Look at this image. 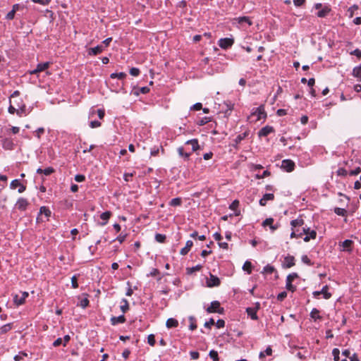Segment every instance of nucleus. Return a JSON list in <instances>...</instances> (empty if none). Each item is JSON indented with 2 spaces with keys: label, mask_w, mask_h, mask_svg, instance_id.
I'll return each mask as SVG.
<instances>
[{
  "label": "nucleus",
  "mask_w": 361,
  "mask_h": 361,
  "mask_svg": "<svg viewBox=\"0 0 361 361\" xmlns=\"http://www.w3.org/2000/svg\"><path fill=\"white\" fill-rule=\"evenodd\" d=\"M185 145H191L192 152H195L200 148L198 140L197 139H192V140H188L185 142Z\"/></svg>",
  "instance_id": "obj_21"
},
{
  "label": "nucleus",
  "mask_w": 361,
  "mask_h": 361,
  "mask_svg": "<svg viewBox=\"0 0 361 361\" xmlns=\"http://www.w3.org/2000/svg\"><path fill=\"white\" fill-rule=\"evenodd\" d=\"M353 75L361 81V66L353 68Z\"/></svg>",
  "instance_id": "obj_35"
},
{
  "label": "nucleus",
  "mask_w": 361,
  "mask_h": 361,
  "mask_svg": "<svg viewBox=\"0 0 361 361\" xmlns=\"http://www.w3.org/2000/svg\"><path fill=\"white\" fill-rule=\"evenodd\" d=\"M15 11H9L7 15H6V19L8 20H13L15 17Z\"/></svg>",
  "instance_id": "obj_62"
},
{
  "label": "nucleus",
  "mask_w": 361,
  "mask_h": 361,
  "mask_svg": "<svg viewBox=\"0 0 361 361\" xmlns=\"http://www.w3.org/2000/svg\"><path fill=\"white\" fill-rule=\"evenodd\" d=\"M111 322L112 325H116L117 324H123L126 322V317L124 315H121L119 317H113L111 319Z\"/></svg>",
  "instance_id": "obj_17"
},
{
  "label": "nucleus",
  "mask_w": 361,
  "mask_h": 361,
  "mask_svg": "<svg viewBox=\"0 0 361 361\" xmlns=\"http://www.w3.org/2000/svg\"><path fill=\"white\" fill-rule=\"evenodd\" d=\"M295 265V258L293 256L288 255L284 258L283 267L290 268Z\"/></svg>",
  "instance_id": "obj_14"
},
{
  "label": "nucleus",
  "mask_w": 361,
  "mask_h": 361,
  "mask_svg": "<svg viewBox=\"0 0 361 361\" xmlns=\"http://www.w3.org/2000/svg\"><path fill=\"white\" fill-rule=\"evenodd\" d=\"M337 173L338 176H345L348 174V171L343 168H340L338 170Z\"/></svg>",
  "instance_id": "obj_57"
},
{
  "label": "nucleus",
  "mask_w": 361,
  "mask_h": 361,
  "mask_svg": "<svg viewBox=\"0 0 361 361\" xmlns=\"http://www.w3.org/2000/svg\"><path fill=\"white\" fill-rule=\"evenodd\" d=\"M234 43V39L233 38H222L219 41V45L222 49H228L231 47Z\"/></svg>",
  "instance_id": "obj_4"
},
{
  "label": "nucleus",
  "mask_w": 361,
  "mask_h": 361,
  "mask_svg": "<svg viewBox=\"0 0 361 361\" xmlns=\"http://www.w3.org/2000/svg\"><path fill=\"white\" fill-rule=\"evenodd\" d=\"M303 233L306 235L304 238V241L308 242L310 239H315L317 233L314 230H310V228H303Z\"/></svg>",
  "instance_id": "obj_7"
},
{
  "label": "nucleus",
  "mask_w": 361,
  "mask_h": 361,
  "mask_svg": "<svg viewBox=\"0 0 361 361\" xmlns=\"http://www.w3.org/2000/svg\"><path fill=\"white\" fill-rule=\"evenodd\" d=\"M25 356H27V354L25 353H19L18 355H16L15 357H14V360L16 361H21L23 360V357Z\"/></svg>",
  "instance_id": "obj_50"
},
{
  "label": "nucleus",
  "mask_w": 361,
  "mask_h": 361,
  "mask_svg": "<svg viewBox=\"0 0 361 361\" xmlns=\"http://www.w3.org/2000/svg\"><path fill=\"white\" fill-rule=\"evenodd\" d=\"M130 74L133 76H137L140 74V70L137 68L130 69Z\"/></svg>",
  "instance_id": "obj_51"
},
{
  "label": "nucleus",
  "mask_w": 361,
  "mask_h": 361,
  "mask_svg": "<svg viewBox=\"0 0 361 361\" xmlns=\"http://www.w3.org/2000/svg\"><path fill=\"white\" fill-rule=\"evenodd\" d=\"M310 317L314 320L317 319H322V317L319 316V311L316 308H313L312 310L310 312Z\"/></svg>",
  "instance_id": "obj_37"
},
{
  "label": "nucleus",
  "mask_w": 361,
  "mask_h": 361,
  "mask_svg": "<svg viewBox=\"0 0 361 361\" xmlns=\"http://www.w3.org/2000/svg\"><path fill=\"white\" fill-rule=\"evenodd\" d=\"M274 131V129L273 127L269 126H266L263 127L258 132V135H259V137H265Z\"/></svg>",
  "instance_id": "obj_13"
},
{
  "label": "nucleus",
  "mask_w": 361,
  "mask_h": 361,
  "mask_svg": "<svg viewBox=\"0 0 361 361\" xmlns=\"http://www.w3.org/2000/svg\"><path fill=\"white\" fill-rule=\"evenodd\" d=\"M235 20H236L238 23H247L250 25H252L250 19L247 16L238 17L235 18Z\"/></svg>",
  "instance_id": "obj_30"
},
{
  "label": "nucleus",
  "mask_w": 361,
  "mask_h": 361,
  "mask_svg": "<svg viewBox=\"0 0 361 361\" xmlns=\"http://www.w3.org/2000/svg\"><path fill=\"white\" fill-rule=\"evenodd\" d=\"M39 213H40V214H44L47 218H49L51 214L49 209L44 206H43L40 208Z\"/></svg>",
  "instance_id": "obj_31"
},
{
  "label": "nucleus",
  "mask_w": 361,
  "mask_h": 361,
  "mask_svg": "<svg viewBox=\"0 0 361 361\" xmlns=\"http://www.w3.org/2000/svg\"><path fill=\"white\" fill-rule=\"evenodd\" d=\"M214 324H215V322H214V319L211 318L208 322H206L204 323V326L206 328L210 329L212 327V326L214 325Z\"/></svg>",
  "instance_id": "obj_53"
},
{
  "label": "nucleus",
  "mask_w": 361,
  "mask_h": 361,
  "mask_svg": "<svg viewBox=\"0 0 361 361\" xmlns=\"http://www.w3.org/2000/svg\"><path fill=\"white\" fill-rule=\"evenodd\" d=\"M304 224V220L302 219H297L292 220L290 222V225L293 227L301 226Z\"/></svg>",
  "instance_id": "obj_33"
},
{
  "label": "nucleus",
  "mask_w": 361,
  "mask_h": 361,
  "mask_svg": "<svg viewBox=\"0 0 361 361\" xmlns=\"http://www.w3.org/2000/svg\"><path fill=\"white\" fill-rule=\"evenodd\" d=\"M121 302L123 303L121 305V310L123 313H126L129 310V304L126 299H122Z\"/></svg>",
  "instance_id": "obj_34"
},
{
  "label": "nucleus",
  "mask_w": 361,
  "mask_h": 361,
  "mask_svg": "<svg viewBox=\"0 0 361 361\" xmlns=\"http://www.w3.org/2000/svg\"><path fill=\"white\" fill-rule=\"evenodd\" d=\"M209 355L210 357L213 359L214 361H218L219 360V355H218L217 351H216L214 350H212L209 352Z\"/></svg>",
  "instance_id": "obj_43"
},
{
  "label": "nucleus",
  "mask_w": 361,
  "mask_h": 361,
  "mask_svg": "<svg viewBox=\"0 0 361 361\" xmlns=\"http://www.w3.org/2000/svg\"><path fill=\"white\" fill-rule=\"evenodd\" d=\"M8 112L12 114H13L15 112H16L18 115H20V111L16 110V109L11 104L8 107Z\"/></svg>",
  "instance_id": "obj_59"
},
{
  "label": "nucleus",
  "mask_w": 361,
  "mask_h": 361,
  "mask_svg": "<svg viewBox=\"0 0 361 361\" xmlns=\"http://www.w3.org/2000/svg\"><path fill=\"white\" fill-rule=\"evenodd\" d=\"M100 126H101V123L98 121H92L90 123V126L92 128H97V127H99Z\"/></svg>",
  "instance_id": "obj_54"
},
{
  "label": "nucleus",
  "mask_w": 361,
  "mask_h": 361,
  "mask_svg": "<svg viewBox=\"0 0 361 361\" xmlns=\"http://www.w3.org/2000/svg\"><path fill=\"white\" fill-rule=\"evenodd\" d=\"M274 219L273 218H267L262 222V226L266 227L267 226H269L271 231L272 232L275 231L279 227V224H274Z\"/></svg>",
  "instance_id": "obj_6"
},
{
  "label": "nucleus",
  "mask_w": 361,
  "mask_h": 361,
  "mask_svg": "<svg viewBox=\"0 0 361 361\" xmlns=\"http://www.w3.org/2000/svg\"><path fill=\"white\" fill-rule=\"evenodd\" d=\"M13 328V324L8 323L0 327V334H4L11 331Z\"/></svg>",
  "instance_id": "obj_25"
},
{
  "label": "nucleus",
  "mask_w": 361,
  "mask_h": 361,
  "mask_svg": "<svg viewBox=\"0 0 361 361\" xmlns=\"http://www.w3.org/2000/svg\"><path fill=\"white\" fill-rule=\"evenodd\" d=\"M85 179V176L83 175H81V174H78L75 176V181L77 182H82L84 181Z\"/></svg>",
  "instance_id": "obj_60"
},
{
  "label": "nucleus",
  "mask_w": 361,
  "mask_h": 361,
  "mask_svg": "<svg viewBox=\"0 0 361 361\" xmlns=\"http://www.w3.org/2000/svg\"><path fill=\"white\" fill-rule=\"evenodd\" d=\"M10 188L13 190L18 188L19 193L23 192L26 189L25 185L21 184L20 180L18 179H16V180H13L11 181V183L10 184Z\"/></svg>",
  "instance_id": "obj_9"
},
{
  "label": "nucleus",
  "mask_w": 361,
  "mask_h": 361,
  "mask_svg": "<svg viewBox=\"0 0 361 361\" xmlns=\"http://www.w3.org/2000/svg\"><path fill=\"white\" fill-rule=\"evenodd\" d=\"M155 239L159 243H164L166 240V235L160 233L155 235Z\"/></svg>",
  "instance_id": "obj_44"
},
{
  "label": "nucleus",
  "mask_w": 361,
  "mask_h": 361,
  "mask_svg": "<svg viewBox=\"0 0 361 361\" xmlns=\"http://www.w3.org/2000/svg\"><path fill=\"white\" fill-rule=\"evenodd\" d=\"M340 350L338 348H334L332 350V355L334 356V361H339L340 357Z\"/></svg>",
  "instance_id": "obj_40"
},
{
  "label": "nucleus",
  "mask_w": 361,
  "mask_h": 361,
  "mask_svg": "<svg viewBox=\"0 0 361 361\" xmlns=\"http://www.w3.org/2000/svg\"><path fill=\"white\" fill-rule=\"evenodd\" d=\"M27 205V200L25 198L23 197L19 198L16 204V208L21 211L25 210Z\"/></svg>",
  "instance_id": "obj_12"
},
{
  "label": "nucleus",
  "mask_w": 361,
  "mask_h": 361,
  "mask_svg": "<svg viewBox=\"0 0 361 361\" xmlns=\"http://www.w3.org/2000/svg\"><path fill=\"white\" fill-rule=\"evenodd\" d=\"M190 321V324L189 326V329L192 331L195 330L197 329V325L195 324V320L194 319L193 317H190L189 318Z\"/></svg>",
  "instance_id": "obj_47"
},
{
  "label": "nucleus",
  "mask_w": 361,
  "mask_h": 361,
  "mask_svg": "<svg viewBox=\"0 0 361 361\" xmlns=\"http://www.w3.org/2000/svg\"><path fill=\"white\" fill-rule=\"evenodd\" d=\"M181 203H182L181 198L176 197V198L172 199L170 201L169 204L172 207H176V206H180L181 204Z\"/></svg>",
  "instance_id": "obj_36"
},
{
  "label": "nucleus",
  "mask_w": 361,
  "mask_h": 361,
  "mask_svg": "<svg viewBox=\"0 0 361 361\" xmlns=\"http://www.w3.org/2000/svg\"><path fill=\"white\" fill-rule=\"evenodd\" d=\"M274 271V267L268 264L264 267L263 272L266 274H272Z\"/></svg>",
  "instance_id": "obj_41"
},
{
  "label": "nucleus",
  "mask_w": 361,
  "mask_h": 361,
  "mask_svg": "<svg viewBox=\"0 0 361 361\" xmlns=\"http://www.w3.org/2000/svg\"><path fill=\"white\" fill-rule=\"evenodd\" d=\"M28 296V293L23 292L21 295H16L13 298V301L17 305H23L25 302V298Z\"/></svg>",
  "instance_id": "obj_11"
},
{
  "label": "nucleus",
  "mask_w": 361,
  "mask_h": 361,
  "mask_svg": "<svg viewBox=\"0 0 361 361\" xmlns=\"http://www.w3.org/2000/svg\"><path fill=\"white\" fill-rule=\"evenodd\" d=\"M247 133L245 132L242 134L238 135L235 139V145H238L245 137L247 135Z\"/></svg>",
  "instance_id": "obj_39"
},
{
  "label": "nucleus",
  "mask_w": 361,
  "mask_h": 361,
  "mask_svg": "<svg viewBox=\"0 0 361 361\" xmlns=\"http://www.w3.org/2000/svg\"><path fill=\"white\" fill-rule=\"evenodd\" d=\"M103 50H104V47L102 44H100V45H97L95 47L90 48L88 50V54H89V55L94 56V55H97V54L102 53Z\"/></svg>",
  "instance_id": "obj_15"
},
{
  "label": "nucleus",
  "mask_w": 361,
  "mask_h": 361,
  "mask_svg": "<svg viewBox=\"0 0 361 361\" xmlns=\"http://www.w3.org/2000/svg\"><path fill=\"white\" fill-rule=\"evenodd\" d=\"M238 205H239V201L235 200L231 203L229 208L232 210H235L238 207Z\"/></svg>",
  "instance_id": "obj_55"
},
{
  "label": "nucleus",
  "mask_w": 361,
  "mask_h": 361,
  "mask_svg": "<svg viewBox=\"0 0 361 361\" xmlns=\"http://www.w3.org/2000/svg\"><path fill=\"white\" fill-rule=\"evenodd\" d=\"M276 114L279 116H285L287 114V111L286 109H278L277 111H276Z\"/></svg>",
  "instance_id": "obj_63"
},
{
  "label": "nucleus",
  "mask_w": 361,
  "mask_h": 361,
  "mask_svg": "<svg viewBox=\"0 0 361 361\" xmlns=\"http://www.w3.org/2000/svg\"><path fill=\"white\" fill-rule=\"evenodd\" d=\"M298 277V274L296 273H292L289 274L286 278V288L288 290H290L291 292H294L296 290L295 286H294L292 283L293 281Z\"/></svg>",
  "instance_id": "obj_2"
},
{
  "label": "nucleus",
  "mask_w": 361,
  "mask_h": 361,
  "mask_svg": "<svg viewBox=\"0 0 361 361\" xmlns=\"http://www.w3.org/2000/svg\"><path fill=\"white\" fill-rule=\"evenodd\" d=\"M71 284L73 288H77L78 287V278L75 275L71 278Z\"/></svg>",
  "instance_id": "obj_49"
},
{
  "label": "nucleus",
  "mask_w": 361,
  "mask_h": 361,
  "mask_svg": "<svg viewBox=\"0 0 361 361\" xmlns=\"http://www.w3.org/2000/svg\"><path fill=\"white\" fill-rule=\"evenodd\" d=\"M353 242L351 240H345L343 242L342 246L344 250L350 251Z\"/></svg>",
  "instance_id": "obj_28"
},
{
  "label": "nucleus",
  "mask_w": 361,
  "mask_h": 361,
  "mask_svg": "<svg viewBox=\"0 0 361 361\" xmlns=\"http://www.w3.org/2000/svg\"><path fill=\"white\" fill-rule=\"evenodd\" d=\"M49 67V62L39 63V64H37V68L35 69H34L33 71H31L30 72V73L31 75H35V74H37L38 73H40V72H42V71H45Z\"/></svg>",
  "instance_id": "obj_10"
},
{
  "label": "nucleus",
  "mask_w": 361,
  "mask_h": 361,
  "mask_svg": "<svg viewBox=\"0 0 361 361\" xmlns=\"http://www.w3.org/2000/svg\"><path fill=\"white\" fill-rule=\"evenodd\" d=\"M251 116H256L257 118L256 121H259L262 118H265L267 117V114L264 111V107L263 105L259 106L257 107L255 111H253L251 114Z\"/></svg>",
  "instance_id": "obj_3"
},
{
  "label": "nucleus",
  "mask_w": 361,
  "mask_h": 361,
  "mask_svg": "<svg viewBox=\"0 0 361 361\" xmlns=\"http://www.w3.org/2000/svg\"><path fill=\"white\" fill-rule=\"evenodd\" d=\"M216 326L218 329L223 328L225 326V322L223 319H219L217 320L216 323Z\"/></svg>",
  "instance_id": "obj_58"
},
{
  "label": "nucleus",
  "mask_w": 361,
  "mask_h": 361,
  "mask_svg": "<svg viewBox=\"0 0 361 361\" xmlns=\"http://www.w3.org/2000/svg\"><path fill=\"white\" fill-rule=\"evenodd\" d=\"M202 265L198 264V265H197L195 267H193L192 268H189V269H188V274H192L194 271H200L202 269Z\"/></svg>",
  "instance_id": "obj_48"
},
{
  "label": "nucleus",
  "mask_w": 361,
  "mask_h": 361,
  "mask_svg": "<svg viewBox=\"0 0 361 361\" xmlns=\"http://www.w3.org/2000/svg\"><path fill=\"white\" fill-rule=\"evenodd\" d=\"M330 11H331L330 8H329L328 6H324L321 11H319L317 13V16L319 18H324L329 13Z\"/></svg>",
  "instance_id": "obj_23"
},
{
  "label": "nucleus",
  "mask_w": 361,
  "mask_h": 361,
  "mask_svg": "<svg viewBox=\"0 0 361 361\" xmlns=\"http://www.w3.org/2000/svg\"><path fill=\"white\" fill-rule=\"evenodd\" d=\"M246 312H247V314L251 317L252 319H253V320L257 319L256 309L252 308V307H248V308H247Z\"/></svg>",
  "instance_id": "obj_26"
},
{
  "label": "nucleus",
  "mask_w": 361,
  "mask_h": 361,
  "mask_svg": "<svg viewBox=\"0 0 361 361\" xmlns=\"http://www.w3.org/2000/svg\"><path fill=\"white\" fill-rule=\"evenodd\" d=\"M302 261L306 264L312 265L311 261L307 255H303L302 257Z\"/></svg>",
  "instance_id": "obj_61"
},
{
  "label": "nucleus",
  "mask_w": 361,
  "mask_h": 361,
  "mask_svg": "<svg viewBox=\"0 0 361 361\" xmlns=\"http://www.w3.org/2000/svg\"><path fill=\"white\" fill-rule=\"evenodd\" d=\"M220 283V279L212 274H210L209 278L207 281V285L208 287L219 286Z\"/></svg>",
  "instance_id": "obj_8"
},
{
  "label": "nucleus",
  "mask_w": 361,
  "mask_h": 361,
  "mask_svg": "<svg viewBox=\"0 0 361 361\" xmlns=\"http://www.w3.org/2000/svg\"><path fill=\"white\" fill-rule=\"evenodd\" d=\"M110 77L111 78H118L120 80H123V78H125L126 77V74L125 73H123V72H121V73H111Z\"/></svg>",
  "instance_id": "obj_38"
},
{
  "label": "nucleus",
  "mask_w": 361,
  "mask_h": 361,
  "mask_svg": "<svg viewBox=\"0 0 361 361\" xmlns=\"http://www.w3.org/2000/svg\"><path fill=\"white\" fill-rule=\"evenodd\" d=\"M360 171H361V168L357 167L355 169L350 171L349 172V174L350 176H355V175L359 174L360 173Z\"/></svg>",
  "instance_id": "obj_56"
},
{
  "label": "nucleus",
  "mask_w": 361,
  "mask_h": 361,
  "mask_svg": "<svg viewBox=\"0 0 361 361\" xmlns=\"http://www.w3.org/2000/svg\"><path fill=\"white\" fill-rule=\"evenodd\" d=\"M166 326L169 329L173 328V327H177L178 326V322L176 319L169 318L166 321Z\"/></svg>",
  "instance_id": "obj_22"
},
{
  "label": "nucleus",
  "mask_w": 361,
  "mask_h": 361,
  "mask_svg": "<svg viewBox=\"0 0 361 361\" xmlns=\"http://www.w3.org/2000/svg\"><path fill=\"white\" fill-rule=\"evenodd\" d=\"M243 269L245 271H247L249 274L251 273L252 271V264L250 262H245V264H243Z\"/></svg>",
  "instance_id": "obj_42"
},
{
  "label": "nucleus",
  "mask_w": 361,
  "mask_h": 361,
  "mask_svg": "<svg viewBox=\"0 0 361 361\" xmlns=\"http://www.w3.org/2000/svg\"><path fill=\"white\" fill-rule=\"evenodd\" d=\"M155 337L154 334H149L147 337V343L151 345L154 346L155 344Z\"/></svg>",
  "instance_id": "obj_45"
},
{
  "label": "nucleus",
  "mask_w": 361,
  "mask_h": 361,
  "mask_svg": "<svg viewBox=\"0 0 361 361\" xmlns=\"http://www.w3.org/2000/svg\"><path fill=\"white\" fill-rule=\"evenodd\" d=\"M334 211L338 216H345L347 215V211L343 208L335 207Z\"/></svg>",
  "instance_id": "obj_32"
},
{
  "label": "nucleus",
  "mask_w": 361,
  "mask_h": 361,
  "mask_svg": "<svg viewBox=\"0 0 361 361\" xmlns=\"http://www.w3.org/2000/svg\"><path fill=\"white\" fill-rule=\"evenodd\" d=\"M178 153L179 156L183 157L185 159H188L190 156V153L184 152V148L183 147H180L178 148Z\"/></svg>",
  "instance_id": "obj_29"
},
{
  "label": "nucleus",
  "mask_w": 361,
  "mask_h": 361,
  "mask_svg": "<svg viewBox=\"0 0 361 361\" xmlns=\"http://www.w3.org/2000/svg\"><path fill=\"white\" fill-rule=\"evenodd\" d=\"M90 301L87 299V298H85L84 299H82L80 302L79 305L82 307V308H85L89 305Z\"/></svg>",
  "instance_id": "obj_46"
},
{
  "label": "nucleus",
  "mask_w": 361,
  "mask_h": 361,
  "mask_svg": "<svg viewBox=\"0 0 361 361\" xmlns=\"http://www.w3.org/2000/svg\"><path fill=\"white\" fill-rule=\"evenodd\" d=\"M207 312L208 313L217 312L223 314L224 312V310L223 307H221L220 302L215 300L211 302L210 306L207 308Z\"/></svg>",
  "instance_id": "obj_1"
},
{
  "label": "nucleus",
  "mask_w": 361,
  "mask_h": 361,
  "mask_svg": "<svg viewBox=\"0 0 361 361\" xmlns=\"http://www.w3.org/2000/svg\"><path fill=\"white\" fill-rule=\"evenodd\" d=\"M286 296H287V293L286 291H283L277 295V299L279 301H282V300H283V299H285L286 298Z\"/></svg>",
  "instance_id": "obj_52"
},
{
  "label": "nucleus",
  "mask_w": 361,
  "mask_h": 361,
  "mask_svg": "<svg viewBox=\"0 0 361 361\" xmlns=\"http://www.w3.org/2000/svg\"><path fill=\"white\" fill-rule=\"evenodd\" d=\"M281 168L287 172H291L294 170L295 163L290 159H285L282 161Z\"/></svg>",
  "instance_id": "obj_5"
},
{
  "label": "nucleus",
  "mask_w": 361,
  "mask_h": 361,
  "mask_svg": "<svg viewBox=\"0 0 361 361\" xmlns=\"http://www.w3.org/2000/svg\"><path fill=\"white\" fill-rule=\"evenodd\" d=\"M192 245H193L192 241L188 240L186 242L185 246L180 250V254L182 255H187L188 253V252L190 251V248L192 247Z\"/></svg>",
  "instance_id": "obj_18"
},
{
  "label": "nucleus",
  "mask_w": 361,
  "mask_h": 361,
  "mask_svg": "<svg viewBox=\"0 0 361 361\" xmlns=\"http://www.w3.org/2000/svg\"><path fill=\"white\" fill-rule=\"evenodd\" d=\"M2 146L6 149H12L13 147V142L12 140L9 138H4L2 140Z\"/></svg>",
  "instance_id": "obj_19"
},
{
  "label": "nucleus",
  "mask_w": 361,
  "mask_h": 361,
  "mask_svg": "<svg viewBox=\"0 0 361 361\" xmlns=\"http://www.w3.org/2000/svg\"><path fill=\"white\" fill-rule=\"evenodd\" d=\"M352 55H355L358 58H361V51L358 49H355L350 53Z\"/></svg>",
  "instance_id": "obj_64"
},
{
  "label": "nucleus",
  "mask_w": 361,
  "mask_h": 361,
  "mask_svg": "<svg viewBox=\"0 0 361 361\" xmlns=\"http://www.w3.org/2000/svg\"><path fill=\"white\" fill-rule=\"evenodd\" d=\"M320 293L323 295L324 299H329L331 297V293L329 292V286L327 285L322 288Z\"/></svg>",
  "instance_id": "obj_27"
},
{
  "label": "nucleus",
  "mask_w": 361,
  "mask_h": 361,
  "mask_svg": "<svg viewBox=\"0 0 361 361\" xmlns=\"http://www.w3.org/2000/svg\"><path fill=\"white\" fill-rule=\"evenodd\" d=\"M54 169L52 167H48L44 169H38L37 170V173H39V174L43 173L46 176H49V175L51 174L52 173H54Z\"/></svg>",
  "instance_id": "obj_24"
},
{
  "label": "nucleus",
  "mask_w": 361,
  "mask_h": 361,
  "mask_svg": "<svg viewBox=\"0 0 361 361\" xmlns=\"http://www.w3.org/2000/svg\"><path fill=\"white\" fill-rule=\"evenodd\" d=\"M274 195L272 193H267L264 195L263 197L259 200V204L261 206H265L268 200H273Z\"/></svg>",
  "instance_id": "obj_16"
},
{
  "label": "nucleus",
  "mask_w": 361,
  "mask_h": 361,
  "mask_svg": "<svg viewBox=\"0 0 361 361\" xmlns=\"http://www.w3.org/2000/svg\"><path fill=\"white\" fill-rule=\"evenodd\" d=\"M111 212H109V211H107V212H103L101 215H100V218L104 221V222L102 223H99V224L101 226H104L106 224L108 220L109 219V218L111 217Z\"/></svg>",
  "instance_id": "obj_20"
}]
</instances>
